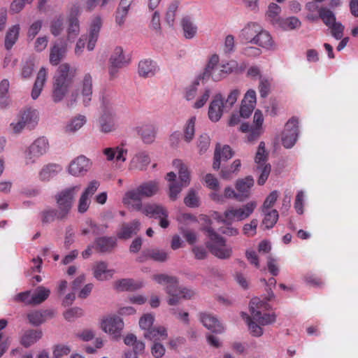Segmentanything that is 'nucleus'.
<instances>
[{"mask_svg": "<svg viewBox=\"0 0 358 358\" xmlns=\"http://www.w3.org/2000/svg\"><path fill=\"white\" fill-rule=\"evenodd\" d=\"M148 258L159 262H164L169 259L167 251L159 248L150 249L146 251L145 255Z\"/></svg>", "mask_w": 358, "mask_h": 358, "instance_id": "a18cd8bd", "label": "nucleus"}, {"mask_svg": "<svg viewBox=\"0 0 358 358\" xmlns=\"http://www.w3.org/2000/svg\"><path fill=\"white\" fill-rule=\"evenodd\" d=\"M178 2L176 1L172 2L168 8V10L166 13L165 20H166V22L170 27H172L173 25L176 13L178 10Z\"/></svg>", "mask_w": 358, "mask_h": 358, "instance_id": "6e6d98bb", "label": "nucleus"}, {"mask_svg": "<svg viewBox=\"0 0 358 358\" xmlns=\"http://www.w3.org/2000/svg\"><path fill=\"white\" fill-rule=\"evenodd\" d=\"M254 178L251 176L236 180L235 187L237 191L238 201H243L250 197L251 188L254 186Z\"/></svg>", "mask_w": 358, "mask_h": 358, "instance_id": "a211bd4d", "label": "nucleus"}, {"mask_svg": "<svg viewBox=\"0 0 358 358\" xmlns=\"http://www.w3.org/2000/svg\"><path fill=\"white\" fill-rule=\"evenodd\" d=\"M203 325L213 333L221 334L224 331L222 324L210 314H203Z\"/></svg>", "mask_w": 358, "mask_h": 358, "instance_id": "c9c22d12", "label": "nucleus"}, {"mask_svg": "<svg viewBox=\"0 0 358 358\" xmlns=\"http://www.w3.org/2000/svg\"><path fill=\"white\" fill-rule=\"evenodd\" d=\"M234 155V152L231 147L228 145L222 146L220 143H217L214 152V162L213 167L215 170L220 168L221 162H226L231 159Z\"/></svg>", "mask_w": 358, "mask_h": 358, "instance_id": "412c9836", "label": "nucleus"}, {"mask_svg": "<svg viewBox=\"0 0 358 358\" xmlns=\"http://www.w3.org/2000/svg\"><path fill=\"white\" fill-rule=\"evenodd\" d=\"M64 19L59 16L51 22L50 32L54 36L59 35L63 29Z\"/></svg>", "mask_w": 358, "mask_h": 358, "instance_id": "69168bd1", "label": "nucleus"}, {"mask_svg": "<svg viewBox=\"0 0 358 358\" xmlns=\"http://www.w3.org/2000/svg\"><path fill=\"white\" fill-rule=\"evenodd\" d=\"M184 203L190 208L199 206V199L194 190L190 189L187 195L184 199Z\"/></svg>", "mask_w": 358, "mask_h": 358, "instance_id": "052dcab7", "label": "nucleus"}, {"mask_svg": "<svg viewBox=\"0 0 358 358\" xmlns=\"http://www.w3.org/2000/svg\"><path fill=\"white\" fill-rule=\"evenodd\" d=\"M38 121V113L36 110L27 108L20 115V120L17 123H12L10 126L15 133H20L24 127L29 129H34Z\"/></svg>", "mask_w": 358, "mask_h": 358, "instance_id": "9b49d317", "label": "nucleus"}, {"mask_svg": "<svg viewBox=\"0 0 358 358\" xmlns=\"http://www.w3.org/2000/svg\"><path fill=\"white\" fill-rule=\"evenodd\" d=\"M201 79V76L199 75L192 84L187 88L185 93V98L187 100L190 101L192 100L196 94L197 88L200 84V80Z\"/></svg>", "mask_w": 358, "mask_h": 358, "instance_id": "4d7b16f0", "label": "nucleus"}, {"mask_svg": "<svg viewBox=\"0 0 358 358\" xmlns=\"http://www.w3.org/2000/svg\"><path fill=\"white\" fill-rule=\"evenodd\" d=\"M151 160L149 154L145 151H140L136 153L129 164V170L144 171L150 164Z\"/></svg>", "mask_w": 358, "mask_h": 358, "instance_id": "4be33fe9", "label": "nucleus"}, {"mask_svg": "<svg viewBox=\"0 0 358 358\" xmlns=\"http://www.w3.org/2000/svg\"><path fill=\"white\" fill-rule=\"evenodd\" d=\"M42 335L43 333L41 330H28L22 336L20 343L24 347L28 348L39 340Z\"/></svg>", "mask_w": 358, "mask_h": 358, "instance_id": "a19ab883", "label": "nucleus"}, {"mask_svg": "<svg viewBox=\"0 0 358 358\" xmlns=\"http://www.w3.org/2000/svg\"><path fill=\"white\" fill-rule=\"evenodd\" d=\"M101 329L106 333L117 338L120 336L124 328V322L121 317L117 315H110L102 320Z\"/></svg>", "mask_w": 358, "mask_h": 358, "instance_id": "2eb2a0df", "label": "nucleus"}, {"mask_svg": "<svg viewBox=\"0 0 358 358\" xmlns=\"http://www.w3.org/2000/svg\"><path fill=\"white\" fill-rule=\"evenodd\" d=\"M155 317L150 313L144 314L139 320V327L141 330L148 331L153 327Z\"/></svg>", "mask_w": 358, "mask_h": 358, "instance_id": "864d4df0", "label": "nucleus"}, {"mask_svg": "<svg viewBox=\"0 0 358 358\" xmlns=\"http://www.w3.org/2000/svg\"><path fill=\"white\" fill-rule=\"evenodd\" d=\"M101 108L102 113H115L114 94L110 91H103L101 96Z\"/></svg>", "mask_w": 358, "mask_h": 358, "instance_id": "e433bc0d", "label": "nucleus"}, {"mask_svg": "<svg viewBox=\"0 0 358 358\" xmlns=\"http://www.w3.org/2000/svg\"><path fill=\"white\" fill-rule=\"evenodd\" d=\"M99 122L102 132L114 131L116 129L115 113H102Z\"/></svg>", "mask_w": 358, "mask_h": 358, "instance_id": "c756f323", "label": "nucleus"}, {"mask_svg": "<svg viewBox=\"0 0 358 358\" xmlns=\"http://www.w3.org/2000/svg\"><path fill=\"white\" fill-rule=\"evenodd\" d=\"M81 190V185L77 184L66 187L59 190L54 196L57 208L67 217L69 216L78 194Z\"/></svg>", "mask_w": 358, "mask_h": 358, "instance_id": "20e7f679", "label": "nucleus"}, {"mask_svg": "<svg viewBox=\"0 0 358 358\" xmlns=\"http://www.w3.org/2000/svg\"><path fill=\"white\" fill-rule=\"evenodd\" d=\"M101 27V19L99 17H96L92 21L90 27V33L88 39L87 49L90 51L94 50L96 42L98 39L99 33Z\"/></svg>", "mask_w": 358, "mask_h": 358, "instance_id": "72a5a7b5", "label": "nucleus"}, {"mask_svg": "<svg viewBox=\"0 0 358 358\" xmlns=\"http://www.w3.org/2000/svg\"><path fill=\"white\" fill-rule=\"evenodd\" d=\"M319 17L327 27L336 22L334 13L327 7H320L319 10Z\"/></svg>", "mask_w": 358, "mask_h": 358, "instance_id": "49530a36", "label": "nucleus"}, {"mask_svg": "<svg viewBox=\"0 0 358 358\" xmlns=\"http://www.w3.org/2000/svg\"><path fill=\"white\" fill-rule=\"evenodd\" d=\"M181 26L185 38H192L195 36L197 28L189 17H185L182 19Z\"/></svg>", "mask_w": 358, "mask_h": 358, "instance_id": "09e8293b", "label": "nucleus"}, {"mask_svg": "<svg viewBox=\"0 0 358 358\" xmlns=\"http://www.w3.org/2000/svg\"><path fill=\"white\" fill-rule=\"evenodd\" d=\"M254 44H256L266 50H273L275 48V43L271 36V34L266 30H264L262 27L260 31L256 35Z\"/></svg>", "mask_w": 358, "mask_h": 358, "instance_id": "7c9ffc66", "label": "nucleus"}, {"mask_svg": "<svg viewBox=\"0 0 358 358\" xmlns=\"http://www.w3.org/2000/svg\"><path fill=\"white\" fill-rule=\"evenodd\" d=\"M66 48L62 44H55L50 49V62L53 66H57L64 57Z\"/></svg>", "mask_w": 358, "mask_h": 358, "instance_id": "4c0bfd02", "label": "nucleus"}, {"mask_svg": "<svg viewBox=\"0 0 358 358\" xmlns=\"http://www.w3.org/2000/svg\"><path fill=\"white\" fill-rule=\"evenodd\" d=\"M220 58L217 54L213 55L203 71V81L211 78L214 81H219L224 78L223 70L219 64Z\"/></svg>", "mask_w": 358, "mask_h": 358, "instance_id": "ddd939ff", "label": "nucleus"}, {"mask_svg": "<svg viewBox=\"0 0 358 358\" xmlns=\"http://www.w3.org/2000/svg\"><path fill=\"white\" fill-rule=\"evenodd\" d=\"M204 229L203 228V231ZM209 238L206 246L209 251L215 257L221 259H227L232 255V248L227 245L226 240L214 231L211 227L205 229Z\"/></svg>", "mask_w": 358, "mask_h": 358, "instance_id": "7ed1b4c3", "label": "nucleus"}, {"mask_svg": "<svg viewBox=\"0 0 358 358\" xmlns=\"http://www.w3.org/2000/svg\"><path fill=\"white\" fill-rule=\"evenodd\" d=\"M259 92L261 97L265 98L270 93L271 90V83L270 81L264 78H260L259 85Z\"/></svg>", "mask_w": 358, "mask_h": 358, "instance_id": "338daca9", "label": "nucleus"}, {"mask_svg": "<svg viewBox=\"0 0 358 358\" xmlns=\"http://www.w3.org/2000/svg\"><path fill=\"white\" fill-rule=\"evenodd\" d=\"M328 28L331 30V34L336 40L341 39L343 36L344 26L340 22H335Z\"/></svg>", "mask_w": 358, "mask_h": 358, "instance_id": "bf43d9fd", "label": "nucleus"}, {"mask_svg": "<svg viewBox=\"0 0 358 358\" xmlns=\"http://www.w3.org/2000/svg\"><path fill=\"white\" fill-rule=\"evenodd\" d=\"M92 77L90 73H85L80 83L81 95L85 106H87L92 96Z\"/></svg>", "mask_w": 358, "mask_h": 358, "instance_id": "a878e982", "label": "nucleus"}, {"mask_svg": "<svg viewBox=\"0 0 358 358\" xmlns=\"http://www.w3.org/2000/svg\"><path fill=\"white\" fill-rule=\"evenodd\" d=\"M99 185L100 183L99 181L92 180L88 184L87 187L81 194L78 200V211L80 213H84L88 210L90 204L91 203L90 198L96 192Z\"/></svg>", "mask_w": 358, "mask_h": 358, "instance_id": "dca6fc26", "label": "nucleus"}, {"mask_svg": "<svg viewBox=\"0 0 358 358\" xmlns=\"http://www.w3.org/2000/svg\"><path fill=\"white\" fill-rule=\"evenodd\" d=\"M156 66L152 60L145 59L138 64V73L144 78L152 77L155 75Z\"/></svg>", "mask_w": 358, "mask_h": 358, "instance_id": "79ce46f5", "label": "nucleus"}, {"mask_svg": "<svg viewBox=\"0 0 358 358\" xmlns=\"http://www.w3.org/2000/svg\"><path fill=\"white\" fill-rule=\"evenodd\" d=\"M142 212L145 216L159 219V225L163 228L166 229L170 225V222L168 219L169 211L167 208L162 204L157 203H146L141 205V209L139 210Z\"/></svg>", "mask_w": 358, "mask_h": 358, "instance_id": "0eeeda50", "label": "nucleus"}, {"mask_svg": "<svg viewBox=\"0 0 358 358\" xmlns=\"http://www.w3.org/2000/svg\"><path fill=\"white\" fill-rule=\"evenodd\" d=\"M258 221L257 219H253L249 224H245L243 226V234L248 237L254 236L257 233V227Z\"/></svg>", "mask_w": 358, "mask_h": 358, "instance_id": "774afa93", "label": "nucleus"}, {"mask_svg": "<svg viewBox=\"0 0 358 358\" xmlns=\"http://www.w3.org/2000/svg\"><path fill=\"white\" fill-rule=\"evenodd\" d=\"M281 11L280 7L275 3H271L266 12V17L271 23L274 24L279 20V14Z\"/></svg>", "mask_w": 358, "mask_h": 358, "instance_id": "603ef678", "label": "nucleus"}, {"mask_svg": "<svg viewBox=\"0 0 358 358\" xmlns=\"http://www.w3.org/2000/svg\"><path fill=\"white\" fill-rule=\"evenodd\" d=\"M41 221L43 224H49L57 220H65L68 218L66 215L62 213L61 210L54 208H48L41 213Z\"/></svg>", "mask_w": 358, "mask_h": 358, "instance_id": "2f4dec72", "label": "nucleus"}, {"mask_svg": "<svg viewBox=\"0 0 358 358\" xmlns=\"http://www.w3.org/2000/svg\"><path fill=\"white\" fill-rule=\"evenodd\" d=\"M143 335L145 339L155 341L164 340L168 336L166 328L162 326L153 327L148 331L143 332Z\"/></svg>", "mask_w": 358, "mask_h": 358, "instance_id": "58836bf2", "label": "nucleus"}, {"mask_svg": "<svg viewBox=\"0 0 358 358\" xmlns=\"http://www.w3.org/2000/svg\"><path fill=\"white\" fill-rule=\"evenodd\" d=\"M61 171V167L55 164H48L44 166L40 172V178L43 181H48L51 178L55 176Z\"/></svg>", "mask_w": 358, "mask_h": 358, "instance_id": "c03bdc74", "label": "nucleus"}, {"mask_svg": "<svg viewBox=\"0 0 358 358\" xmlns=\"http://www.w3.org/2000/svg\"><path fill=\"white\" fill-rule=\"evenodd\" d=\"M196 120L195 116L191 117L184 126L182 138L187 143H190L194 137Z\"/></svg>", "mask_w": 358, "mask_h": 358, "instance_id": "37998d69", "label": "nucleus"}, {"mask_svg": "<svg viewBox=\"0 0 358 358\" xmlns=\"http://www.w3.org/2000/svg\"><path fill=\"white\" fill-rule=\"evenodd\" d=\"M255 160V163L257 164L255 171L259 173L257 183L259 185H263L267 180L271 170V165L266 164L267 155L266 154L265 144L264 142L259 143Z\"/></svg>", "mask_w": 358, "mask_h": 358, "instance_id": "6e6552de", "label": "nucleus"}, {"mask_svg": "<svg viewBox=\"0 0 358 358\" xmlns=\"http://www.w3.org/2000/svg\"><path fill=\"white\" fill-rule=\"evenodd\" d=\"M137 132L145 143H151L155 141L156 128L152 124H144L137 128Z\"/></svg>", "mask_w": 358, "mask_h": 358, "instance_id": "f704fd0d", "label": "nucleus"}, {"mask_svg": "<svg viewBox=\"0 0 358 358\" xmlns=\"http://www.w3.org/2000/svg\"><path fill=\"white\" fill-rule=\"evenodd\" d=\"M109 74L110 78L114 79L117 77L118 69L122 68L126 64L123 50L121 47H116L110 58Z\"/></svg>", "mask_w": 358, "mask_h": 358, "instance_id": "f3484780", "label": "nucleus"}, {"mask_svg": "<svg viewBox=\"0 0 358 358\" xmlns=\"http://www.w3.org/2000/svg\"><path fill=\"white\" fill-rule=\"evenodd\" d=\"M27 318L29 322L34 326H38L45 322L41 310H36L29 313Z\"/></svg>", "mask_w": 358, "mask_h": 358, "instance_id": "0e129e2a", "label": "nucleus"}, {"mask_svg": "<svg viewBox=\"0 0 358 358\" xmlns=\"http://www.w3.org/2000/svg\"><path fill=\"white\" fill-rule=\"evenodd\" d=\"M299 122L295 117H292L285 124L282 133V143L286 148H291L296 143L299 134Z\"/></svg>", "mask_w": 358, "mask_h": 358, "instance_id": "4468645a", "label": "nucleus"}, {"mask_svg": "<svg viewBox=\"0 0 358 358\" xmlns=\"http://www.w3.org/2000/svg\"><path fill=\"white\" fill-rule=\"evenodd\" d=\"M261 26L257 22H248L241 31L239 38L241 41L254 43L256 35L260 31Z\"/></svg>", "mask_w": 358, "mask_h": 358, "instance_id": "393cba45", "label": "nucleus"}, {"mask_svg": "<svg viewBox=\"0 0 358 358\" xmlns=\"http://www.w3.org/2000/svg\"><path fill=\"white\" fill-rule=\"evenodd\" d=\"M80 31L79 22L77 17L71 16L69 18V24L68 28V37L74 38Z\"/></svg>", "mask_w": 358, "mask_h": 358, "instance_id": "13d9d810", "label": "nucleus"}, {"mask_svg": "<svg viewBox=\"0 0 358 358\" xmlns=\"http://www.w3.org/2000/svg\"><path fill=\"white\" fill-rule=\"evenodd\" d=\"M278 197V193L277 191L271 192L269 195L266 198L263 206H262V212L266 213V211L268 210L275 203Z\"/></svg>", "mask_w": 358, "mask_h": 358, "instance_id": "e2e57ef3", "label": "nucleus"}, {"mask_svg": "<svg viewBox=\"0 0 358 358\" xmlns=\"http://www.w3.org/2000/svg\"><path fill=\"white\" fill-rule=\"evenodd\" d=\"M205 182L206 186L213 190V192L209 194L210 199L216 202H223V196L219 193L220 187L217 178L213 175L208 173L205 177Z\"/></svg>", "mask_w": 358, "mask_h": 358, "instance_id": "bb28decb", "label": "nucleus"}, {"mask_svg": "<svg viewBox=\"0 0 358 358\" xmlns=\"http://www.w3.org/2000/svg\"><path fill=\"white\" fill-rule=\"evenodd\" d=\"M264 214L263 224L267 229L273 227L278 220V213L276 210H267Z\"/></svg>", "mask_w": 358, "mask_h": 358, "instance_id": "3c124183", "label": "nucleus"}, {"mask_svg": "<svg viewBox=\"0 0 358 358\" xmlns=\"http://www.w3.org/2000/svg\"><path fill=\"white\" fill-rule=\"evenodd\" d=\"M89 159L80 155L73 160L69 166V172L74 176H80L85 174L91 167Z\"/></svg>", "mask_w": 358, "mask_h": 358, "instance_id": "6ab92c4d", "label": "nucleus"}, {"mask_svg": "<svg viewBox=\"0 0 358 358\" xmlns=\"http://www.w3.org/2000/svg\"><path fill=\"white\" fill-rule=\"evenodd\" d=\"M9 82L3 79L0 83V105L6 106L8 104V92L9 90Z\"/></svg>", "mask_w": 358, "mask_h": 358, "instance_id": "5fc2aeb1", "label": "nucleus"}, {"mask_svg": "<svg viewBox=\"0 0 358 358\" xmlns=\"http://www.w3.org/2000/svg\"><path fill=\"white\" fill-rule=\"evenodd\" d=\"M48 149V141L44 137L38 138L25 151L26 164H32L44 155Z\"/></svg>", "mask_w": 358, "mask_h": 358, "instance_id": "f8f14e48", "label": "nucleus"}, {"mask_svg": "<svg viewBox=\"0 0 358 358\" xmlns=\"http://www.w3.org/2000/svg\"><path fill=\"white\" fill-rule=\"evenodd\" d=\"M114 271L108 269V264L101 261L96 262L93 267L94 277L98 280L103 281L112 278Z\"/></svg>", "mask_w": 358, "mask_h": 358, "instance_id": "c85d7f7f", "label": "nucleus"}, {"mask_svg": "<svg viewBox=\"0 0 358 358\" xmlns=\"http://www.w3.org/2000/svg\"><path fill=\"white\" fill-rule=\"evenodd\" d=\"M257 207L255 201H250L239 208L231 207L224 211L226 224H231L234 220L242 221L250 216Z\"/></svg>", "mask_w": 358, "mask_h": 358, "instance_id": "1a4fd4ad", "label": "nucleus"}, {"mask_svg": "<svg viewBox=\"0 0 358 358\" xmlns=\"http://www.w3.org/2000/svg\"><path fill=\"white\" fill-rule=\"evenodd\" d=\"M152 278L158 284L166 285L165 291L167 294L178 292L182 294L184 299H190L194 295L192 290L180 287L178 279L176 276L161 273L153 275Z\"/></svg>", "mask_w": 358, "mask_h": 358, "instance_id": "423d86ee", "label": "nucleus"}, {"mask_svg": "<svg viewBox=\"0 0 358 358\" xmlns=\"http://www.w3.org/2000/svg\"><path fill=\"white\" fill-rule=\"evenodd\" d=\"M256 92L254 90H248L241 101V117L247 118L252 114L256 105Z\"/></svg>", "mask_w": 358, "mask_h": 358, "instance_id": "aec40b11", "label": "nucleus"}, {"mask_svg": "<svg viewBox=\"0 0 358 358\" xmlns=\"http://www.w3.org/2000/svg\"><path fill=\"white\" fill-rule=\"evenodd\" d=\"M266 306L258 298H254L250 303V310L254 320L260 325H268L273 323L276 320V315L274 313H262L261 310Z\"/></svg>", "mask_w": 358, "mask_h": 358, "instance_id": "9d476101", "label": "nucleus"}, {"mask_svg": "<svg viewBox=\"0 0 358 358\" xmlns=\"http://www.w3.org/2000/svg\"><path fill=\"white\" fill-rule=\"evenodd\" d=\"M86 122V117L84 115H78L73 117L66 126V132L73 134L80 129Z\"/></svg>", "mask_w": 358, "mask_h": 358, "instance_id": "de8ad7c7", "label": "nucleus"}, {"mask_svg": "<svg viewBox=\"0 0 358 358\" xmlns=\"http://www.w3.org/2000/svg\"><path fill=\"white\" fill-rule=\"evenodd\" d=\"M159 182L157 180L143 182L136 188L127 192L122 202L133 210H140L143 204L142 199L152 197L159 192Z\"/></svg>", "mask_w": 358, "mask_h": 358, "instance_id": "f03ea898", "label": "nucleus"}, {"mask_svg": "<svg viewBox=\"0 0 358 358\" xmlns=\"http://www.w3.org/2000/svg\"><path fill=\"white\" fill-rule=\"evenodd\" d=\"M241 94V92L238 89L232 90L230 93L228 94L225 102H224V107L227 109H230L234 104L236 102L238 96Z\"/></svg>", "mask_w": 358, "mask_h": 358, "instance_id": "680f3d73", "label": "nucleus"}, {"mask_svg": "<svg viewBox=\"0 0 358 358\" xmlns=\"http://www.w3.org/2000/svg\"><path fill=\"white\" fill-rule=\"evenodd\" d=\"M224 99L221 94H217L210 104L208 117L213 122L218 121L224 110Z\"/></svg>", "mask_w": 358, "mask_h": 358, "instance_id": "5701e85b", "label": "nucleus"}, {"mask_svg": "<svg viewBox=\"0 0 358 358\" xmlns=\"http://www.w3.org/2000/svg\"><path fill=\"white\" fill-rule=\"evenodd\" d=\"M115 288L120 292L134 291L142 287L141 283L136 282L134 280L127 278L115 282Z\"/></svg>", "mask_w": 358, "mask_h": 358, "instance_id": "ea45409f", "label": "nucleus"}, {"mask_svg": "<svg viewBox=\"0 0 358 358\" xmlns=\"http://www.w3.org/2000/svg\"><path fill=\"white\" fill-rule=\"evenodd\" d=\"M76 76V69L69 64H62L53 77L51 97L55 103L64 100L69 94Z\"/></svg>", "mask_w": 358, "mask_h": 358, "instance_id": "f257e3e1", "label": "nucleus"}, {"mask_svg": "<svg viewBox=\"0 0 358 358\" xmlns=\"http://www.w3.org/2000/svg\"><path fill=\"white\" fill-rule=\"evenodd\" d=\"M173 164L178 169L180 181L169 183V197L171 201H176L178 199L182 189L189 185L190 176L187 167L182 164L181 160L175 159Z\"/></svg>", "mask_w": 358, "mask_h": 358, "instance_id": "39448f33", "label": "nucleus"}, {"mask_svg": "<svg viewBox=\"0 0 358 358\" xmlns=\"http://www.w3.org/2000/svg\"><path fill=\"white\" fill-rule=\"evenodd\" d=\"M20 31V24H15L8 28L4 39V47L7 50L12 49L18 40Z\"/></svg>", "mask_w": 358, "mask_h": 358, "instance_id": "473e14b6", "label": "nucleus"}, {"mask_svg": "<svg viewBox=\"0 0 358 358\" xmlns=\"http://www.w3.org/2000/svg\"><path fill=\"white\" fill-rule=\"evenodd\" d=\"M50 293V289L43 286L38 287L35 293L31 297V302L34 305L40 304L48 299Z\"/></svg>", "mask_w": 358, "mask_h": 358, "instance_id": "8fccbe9b", "label": "nucleus"}, {"mask_svg": "<svg viewBox=\"0 0 358 358\" xmlns=\"http://www.w3.org/2000/svg\"><path fill=\"white\" fill-rule=\"evenodd\" d=\"M117 246V240L112 236H101L94 240V249L100 253H111Z\"/></svg>", "mask_w": 358, "mask_h": 358, "instance_id": "b1692460", "label": "nucleus"}, {"mask_svg": "<svg viewBox=\"0 0 358 358\" xmlns=\"http://www.w3.org/2000/svg\"><path fill=\"white\" fill-rule=\"evenodd\" d=\"M141 222L134 220L129 223H124L117 236L120 239L127 240L140 231Z\"/></svg>", "mask_w": 358, "mask_h": 358, "instance_id": "cd10ccee", "label": "nucleus"}]
</instances>
